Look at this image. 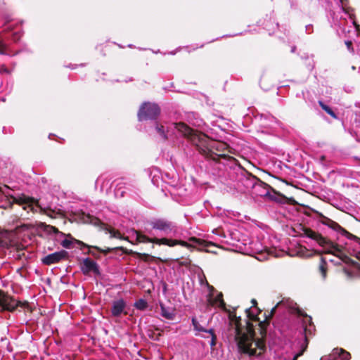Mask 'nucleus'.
Instances as JSON below:
<instances>
[{
    "label": "nucleus",
    "instance_id": "obj_7",
    "mask_svg": "<svg viewBox=\"0 0 360 360\" xmlns=\"http://www.w3.org/2000/svg\"><path fill=\"white\" fill-rule=\"evenodd\" d=\"M153 231H158L161 235L165 236L166 238H172L179 237V227L175 223H173L166 219L159 218L154 219L148 222Z\"/></svg>",
    "mask_w": 360,
    "mask_h": 360
},
{
    "label": "nucleus",
    "instance_id": "obj_8",
    "mask_svg": "<svg viewBox=\"0 0 360 360\" xmlns=\"http://www.w3.org/2000/svg\"><path fill=\"white\" fill-rule=\"evenodd\" d=\"M306 235L309 238L314 240L316 243L321 247L323 248L322 250L325 252L331 253L340 257H342V250L338 245L335 244L332 241L323 237L319 233L311 230H307L306 231Z\"/></svg>",
    "mask_w": 360,
    "mask_h": 360
},
{
    "label": "nucleus",
    "instance_id": "obj_17",
    "mask_svg": "<svg viewBox=\"0 0 360 360\" xmlns=\"http://www.w3.org/2000/svg\"><path fill=\"white\" fill-rule=\"evenodd\" d=\"M75 242L78 245H81L82 247L87 248L89 249V251L87 253L91 255L93 257H94L96 258H100L101 253L107 255V254L111 252L113 250L116 249V248H108L106 249H101L97 246H91V245H86L80 240H75Z\"/></svg>",
    "mask_w": 360,
    "mask_h": 360
},
{
    "label": "nucleus",
    "instance_id": "obj_10",
    "mask_svg": "<svg viewBox=\"0 0 360 360\" xmlns=\"http://www.w3.org/2000/svg\"><path fill=\"white\" fill-rule=\"evenodd\" d=\"M160 112L159 106L155 103L149 102L143 103L138 112L139 121L155 120Z\"/></svg>",
    "mask_w": 360,
    "mask_h": 360
},
{
    "label": "nucleus",
    "instance_id": "obj_5",
    "mask_svg": "<svg viewBox=\"0 0 360 360\" xmlns=\"http://www.w3.org/2000/svg\"><path fill=\"white\" fill-rule=\"evenodd\" d=\"M149 236L144 235L139 232H136V238L139 242L143 243H151L158 245H167L169 247H174L177 245H180L183 247H189V244L184 240H178L176 238H169L166 237L158 238L156 236L155 232L153 230L147 231Z\"/></svg>",
    "mask_w": 360,
    "mask_h": 360
},
{
    "label": "nucleus",
    "instance_id": "obj_35",
    "mask_svg": "<svg viewBox=\"0 0 360 360\" xmlns=\"http://www.w3.org/2000/svg\"><path fill=\"white\" fill-rule=\"evenodd\" d=\"M355 136L356 137V139L358 141H360V130L359 129H357L356 131H355Z\"/></svg>",
    "mask_w": 360,
    "mask_h": 360
},
{
    "label": "nucleus",
    "instance_id": "obj_3",
    "mask_svg": "<svg viewBox=\"0 0 360 360\" xmlns=\"http://www.w3.org/2000/svg\"><path fill=\"white\" fill-rule=\"evenodd\" d=\"M282 308L288 310L290 313L296 314L298 321L301 323L299 330V335L300 336L299 344L301 347V351L294 354L292 358L291 357V354H288L284 357L278 356L277 360H297L298 357L303 354L307 349L308 345V337L313 334L315 328L311 322V318L299 309L297 304L289 299L283 300L278 302L272 308L270 315L272 316L277 309H280Z\"/></svg>",
    "mask_w": 360,
    "mask_h": 360
},
{
    "label": "nucleus",
    "instance_id": "obj_28",
    "mask_svg": "<svg viewBox=\"0 0 360 360\" xmlns=\"http://www.w3.org/2000/svg\"><path fill=\"white\" fill-rule=\"evenodd\" d=\"M134 307L139 310H145L148 307L147 302L143 299H139L134 303Z\"/></svg>",
    "mask_w": 360,
    "mask_h": 360
},
{
    "label": "nucleus",
    "instance_id": "obj_19",
    "mask_svg": "<svg viewBox=\"0 0 360 360\" xmlns=\"http://www.w3.org/2000/svg\"><path fill=\"white\" fill-rule=\"evenodd\" d=\"M127 303L123 299L114 300L112 303L111 314L114 317H120L122 314H127L125 309Z\"/></svg>",
    "mask_w": 360,
    "mask_h": 360
},
{
    "label": "nucleus",
    "instance_id": "obj_30",
    "mask_svg": "<svg viewBox=\"0 0 360 360\" xmlns=\"http://www.w3.org/2000/svg\"><path fill=\"white\" fill-rule=\"evenodd\" d=\"M72 243V240L64 239L62 241L61 245H63V247H64L65 248H71Z\"/></svg>",
    "mask_w": 360,
    "mask_h": 360
},
{
    "label": "nucleus",
    "instance_id": "obj_18",
    "mask_svg": "<svg viewBox=\"0 0 360 360\" xmlns=\"http://www.w3.org/2000/svg\"><path fill=\"white\" fill-rule=\"evenodd\" d=\"M350 354L342 349L335 348L327 356H324L321 360H349Z\"/></svg>",
    "mask_w": 360,
    "mask_h": 360
},
{
    "label": "nucleus",
    "instance_id": "obj_27",
    "mask_svg": "<svg viewBox=\"0 0 360 360\" xmlns=\"http://www.w3.org/2000/svg\"><path fill=\"white\" fill-rule=\"evenodd\" d=\"M355 119H354V132L357 130H360V105L356 106V109L354 111Z\"/></svg>",
    "mask_w": 360,
    "mask_h": 360
},
{
    "label": "nucleus",
    "instance_id": "obj_20",
    "mask_svg": "<svg viewBox=\"0 0 360 360\" xmlns=\"http://www.w3.org/2000/svg\"><path fill=\"white\" fill-rule=\"evenodd\" d=\"M252 303L253 304V306L255 307V308L254 309L249 308V309H245V313L247 314V317L250 321H254L258 322V325L260 327V329L262 330L264 328V326L266 323H265V322L261 321L259 320V319L257 317L258 312H260V311H259V309L256 307L257 301L255 300H252Z\"/></svg>",
    "mask_w": 360,
    "mask_h": 360
},
{
    "label": "nucleus",
    "instance_id": "obj_39",
    "mask_svg": "<svg viewBox=\"0 0 360 360\" xmlns=\"http://www.w3.org/2000/svg\"><path fill=\"white\" fill-rule=\"evenodd\" d=\"M68 68H70L72 69H74L75 68L73 66H68Z\"/></svg>",
    "mask_w": 360,
    "mask_h": 360
},
{
    "label": "nucleus",
    "instance_id": "obj_13",
    "mask_svg": "<svg viewBox=\"0 0 360 360\" xmlns=\"http://www.w3.org/2000/svg\"><path fill=\"white\" fill-rule=\"evenodd\" d=\"M23 227L27 229V230H31V231H37V230H39V229H41L47 233H49V234H56V233H59L60 232L58 231V230L55 228L54 226H50V225H46L44 223H41V222H35L34 224L33 223H28V224H23Z\"/></svg>",
    "mask_w": 360,
    "mask_h": 360
},
{
    "label": "nucleus",
    "instance_id": "obj_37",
    "mask_svg": "<svg viewBox=\"0 0 360 360\" xmlns=\"http://www.w3.org/2000/svg\"><path fill=\"white\" fill-rule=\"evenodd\" d=\"M295 49H296L295 46H292V49H291V52H292V53L295 52Z\"/></svg>",
    "mask_w": 360,
    "mask_h": 360
},
{
    "label": "nucleus",
    "instance_id": "obj_16",
    "mask_svg": "<svg viewBox=\"0 0 360 360\" xmlns=\"http://www.w3.org/2000/svg\"><path fill=\"white\" fill-rule=\"evenodd\" d=\"M81 270L84 275H88L91 272L94 273L95 275L100 274L98 265L90 258L83 259L81 264Z\"/></svg>",
    "mask_w": 360,
    "mask_h": 360
},
{
    "label": "nucleus",
    "instance_id": "obj_33",
    "mask_svg": "<svg viewBox=\"0 0 360 360\" xmlns=\"http://www.w3.org/2000/svg\"><path fill=\"white\" fill-rule=\"evenodd\" d=\"M110 234L114 238H121V233L119 231H110Z\"/></svg>",
    "mask_w": 360,
    "mask_h": 360
},
{
    "label": "nucleus",
    "instance_id": "obj_40",
    "mask_svg": "<svg viewBox=\"0 0 360 360\" xmlns=\"http://www.w3.org/2000/svg\"><path fill=\"white\" fill-rule=\"evenodd\" d=\"M202 337L204 338H207V336H206V335H202Z\"/></svg>",
    "mask_w": 360,
    "mask_h": 360
},
{
    "label": "nucleus",
    "instance_id": "obj_25",
    "mask_svg": "<svg viewBox=\"0 0 360 360\" xmlns=\"http://www.w3.org/2000/svg\"><path fill=\"white\" fill-rule=\"evenodd\" d=\"M327 271L328 267L326 259L324 257H321L319 264L318 272L320 274L322 281L326 280Z\"/></svg>",
    "mask_w": 360,
    "mask_h": 360
},
{
    "label": "nucleus",
    "instance_id": "obj_6",
    "mask_svg": "<svg viewBox=\"0 0 360 360\" xmlns=\"http://www.w3.org/2000/svg\"><path fill=\"white\" fill-rule=\"evenodd\" d=\"M320 221L323 225L327 226L332 230L340 233L342 236H345L351 241H353V243H354V248L352 250L353 254L359 260H360V239L359 238L349 233L344 228L340 226L337 222L333 221L332 219L326 217L321 216Z\"/></svg>",
    "mask_w": 360,
    "mask_h": 360
},
{
    "label": "nucleus",
    "instance_id": "obj_4",
    "mask_svg": "<svg viewBox=\"0 0 360 360\" xmlns=\"http://www.w3.org/2000/svg\"><path fill=\"white\" fill-rule=\"evenodd\" d=\"M340 6L338 11H332L330 15L331 17L330 24L336 30L337 34L340 36H345L346 32H349V30H347L345 27V25L347 22V19L345 15H348L349 18L352 20V24L354 27L358 29L359 25H356L354 20V14L352 13L353 9L350 7H347V0H340Z\"/></svg>",
    "mask_w": 360,
    "mask_h": 360
},
{
    "label": "nucleus",
    "instance_id": "obj_9",
    "mask_svg": "<svg viewBox=\"0 0 360 360\" xmlns=\"http://www.w3.org/2000/svg\"><path fill=\"white\" fill-rule=\"evenodd\" d=\"M14 24L11 22L4 25V31L6 32L4 34H0V54H8L6 51V39L9 37L13 41H17L22 36L21 29L13 27Z\"/></svg>",
    "mask_w": 360,
    "mask_h": 360
},
{
    "label": "nucleus",
    "instance_id": "obj_14",
    "mask_svg": "<svg viewBox=\"0 0 360 360\" xmlns=\"http://www.w3.org/2000/svg\"><path fill=\"white\" fill-rule=\"evenodd\" d=\"M68 255V252L65 250H60L45 256L41 259V262L44 264L51 265L65 259Z\"/></svg>",
    "mask_w": 360,
    "mask_h": 360
},
{
    "label": "nucleus",
    "instance_id": "obj_36",
    "mask_svg": "<svg viewBox=\"0 0 360 360\" xmlns=\"http://www.w3.org/2000/svg\"><path fill=\"white\" fill-rule=\"evenodd\" d=\"M120 188H117L115 189V195H117L119 194V192H120Z\"/></svg>",
    "mask_w": 360,
    "mask_h": 360
},
{
    "label": "nucleus",
    "instance_id": "obj_41",
    "mask_svg": "<svg viewBox=\"0 0 360 360\" xmlns=\"http://www.w3.org/2000/svg\"><path fill=\"white\" fill-rule=\"evenodd\" d=\"M128 46L130 48L133 47V46L131 44H129Z\"/></svg>",
    "mask_w": 360,
    "mask_h": 360
},
{
    "label": "nucleus",
    "instance_id": "obj_38",
    "mask_svg": "<svg viewBox=\"0 0 360 360\" xmlns=\"http://www.w3.org/2000/svg\"><path fill=\"white\" fill-rule=\"evenodd\" d=\"M124 191H120V195H121V196H123V195H124Z\"/></svg>",
    "mask_w": 360,
    "mask_h": 360
},
{
    "label": "nucleus",
    "instance_id": "obj_12",
    "mask_svg": "<svg viewBox=\"0 0 360 360\" xmlns=\"http://www.w3.org/2000/svg\"><path fill=\"white\" fill-rule=\"evenodd\" d=\"M270 186L258 179V182L255 184L250 194L253 197H266L269 195Z\"/></svg>",
    "mask_w": 360,
    "mask_h": 360
},
{
    "label": "nucleus",
    "instance_id": "obj_32",
    "mask_svg": "<svg viewBox=\"0 0 360 360\" xmlns=\"http://www.w3.org/2000/svg\"><path fill=\"white\" fill-rule=\"evenodd\" d=\"M345 45L347 46V49L349 51H352L353 52V48H352V42L351 41H345Z\"/></svg>",
    "mask_w": 360,
    "mask_h": 360
},
{
    "label": "nucleus",
    "instance_id": "obj_21",
    "mask_svg": "<svg viewBox=\"0 0 360 360\" xmlns=\"http://www.w3.org/2000/svg\"><path fill=\"white\" fill-rule=\"evenodd\" d=\"M192 325L193 326V328L195 330L199 332H204L206 333H208L211 336V341L210 342V345L212 347H214L216 345V340H217V336L214 333V331L213 329L210 328L209 330L205 329L204 327H202L199 322L197 321V319L195 317L192 318Z\"/></svg>",
    "mask_w": 360,
    "mask_h": 360
},
{
    "label": "nucleus",
    "instance_id": "obj_34",
    "mask_svg": "<svg viewBox=\"0 0 360 360\" xmlns=\"http://www.w3.org/2000/svg\"><path fill=\"white\" fill-rule=\"evenodd\" d=\"M305 29H306V32L308 34H310V33H311L313 32V26H312V25H306Z\"/></svg>",
    "mask_w": 360,
    "mask_h": 360
},
{
    "label": "nucleus",
    "instance_id": "obj_15",
    "mask_svg": "<svg viewBox=\"0 0 360 360\" xmlns=\"http://www.w3.org/2000/svg\"><path fill=\"white\" fill-rule=\"evenodd\" d=\"M207 286L210 289V292L208 294V302L212 306H217L222 309H225L226 304L223 300V295L221 292L217 293V295L214 297L215 290L211 285L207 284Z\"/></svg>",
    "mask_w": 360,
    "mask_h": 360
},
{
    "label": "nucleus",
    "instance_id": "obj_24",
    "mask_svg": "<svg viewBox=\"0 0 360 360\" xmlns=\"http://www.w3.org/2000/svg\"><path fill=\"white\" fill-rule=\"evenodd\" d=\"M110 185V181L104 175H101L97 178L95 182L96 188H99L101 191L108 188Z\"/></svg>",
    "mask_w": 360,
    "mask_h": 360
},
{
    "label": "nucleus",
    "instance_id": "obj_11",
    "mask_svg": "<svg viewBox=\"0 0 360 360\" xmlns=\"http://www.w3.org/2000/svg\"><path fill=\"white\" fill-rule=\"evenodd\" d=\"M13 202L23 205L22 208L24 210H27L31 207L30 205H27L25 203V199L8 196L5 193L2 188H0V208L7 209L8 207H10Z\"/></svg>",
    "mask_w": 360,
    "mask_h": 360
},
{
    "label": "nucleus",
    "instance_id": "obj_2",
    "mask_svg": "<svg viewBox=\"0 0 360 360\" xmlns=\"http://www.w3.org/2000/svg\"><path fill=\"white\" fill-rule=\"evenodd\" d=\"M229 338L236 343L240 354H247L250 357L261 356L266 349L263 340L255 338L254 326L250 321H246L243 326L240 317L229 315Z\"/></svg>",
    "mask_w": 360,
    "mask_h": 360
},
{
    "label": "nucleus",
    "instance_id": "obj_29",
    "mask_svg": "<svg viewBox=\"0 0 360 360\" xmlns=\"http://www.w3.org/2000/svg\"><path fill=\"white\" fill-rule=\"evenodd\" d=\"M298 252L300 255V256L304 257H311L314 255L313 250H307L305 248H302V247H301L300 248V250Z\"/></svg>",
    "mask_w": 360,
    "mask_h": 360
},
{
    "label": "nucleus",
    "instance_id": "obj_23",
    "mask_svg": "<svg viewBox=\"0 0 360 360\" xmlns=\"http://www.w3.org/2000/svg\"><path fill=\"white\" fill-rule=\"evenodd\" d=\"M161 315L168 319L174 320L176 316L175 309L172 307H166L165 304L160 303Z\"/></svg>",
    "mask_w": 360,
    "mask_h": 360
},
{
    "label": "nucleus",
    "instance_id": "obj_22",
    "mask_svg": "<svg viewBox=\"0 0 360 360\" xmlns=\"http://www.w3.org/2000/svg\"><path fill=\"white\" fill-rule=\"evenodd\" d=\"M0 305L4 310L13 311L18 307L17 301L8 296H4L0 300Z\"/></svg>",
    "mask_w": 360,
    "mask_h": 360
},
{
    "label": "nucleus",
    "instance_id": "obj_1",
    "mask_svg": "<svg viewBox=\"0 0 360 360\" xmlns=\"http://www.w3.org/2000/svg\"><path fill=\"white\" fill-rule=\"evenodd\" d=\"M154 130L164 140L182 136L187 138L200 154L212 160L213 167L218 169L215 175L233 183L235 188L241 193H250L258 178L235 163V159L220 153L226 148L224 143L209 140L202 134H199L184 123H155Z\"/></svg>",
    "mask_w": 360,
    "mask_h": 360
},
{
    "label": "nucleus",
    "instance_id": "obj_31",
    "mask_svg": "<svg viewBox=\"0 0 360 360\" xmlns=\"http://www.w3.org/2000/svg\"><path fill=\"white\" fill-rule=\"evenodd\" d=\"M0 73H1V74H8L9 73V70H8V68L4 65H1L0 66Z\"/></svg>",
    "mask_w": 360,
    "mask_h": 360
},
{
    "label": "nucleus",
    "instance_id": "obj_26",
    "mask_svg": "<svg viewBox=\"0 0 360 360\" xmlns=\"http://www.w3.org/2000/svg\"><path fill=\"white\" fill-rule=\"evenodd\" d=\"M319 104L320 105V106L321 107V108L326 111L328 115H330L332 117L335 118V119H337V115L336 114L333 112V110H332V108L330 107H329L328 105H327L326 104H325L323 101H319Z\"/></svg>",
    "mask_w": 360,
    "mask_h": 360
}]
</instances>
